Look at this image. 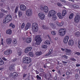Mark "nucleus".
<instances>
[{
    "label": "nucleus",
    "instance_id": "obj_1",
    "mask_svg": "<svg viewBox=\"0 0 80 80\" xmlns=\"http://www.w3.org/2000/svg\"><path fill=\"white\" fill-rule=\"evenodd\" d=\"M32 31L34 32H37L38 31V24L36 23H34L32 24Z\"/></svg>",
    "mask_w": 80,
    "mask_h": 80
},
{
    "label": "nucleus",
    "instance_id": "obj_2",
    "mask_svg": "<svg viewBox=\"0 0 80 80\" xmlns=\"http://www.w3.org/2000/svg\"><path fill=\"white\" fill-rule=\"evenodd\" d=\"M12 16L10 15H8L6 16V17L3 19V22L5 23L9 22L11 20H12Z\"/></svg>",
    "mask_w": 80,
    "mask_h": 80
},
{
    "label": "nucleus",
    "instance_id": "obj_3",
    "mask_svg": "<svg viewBox=\"0 0 80 80\" xmlns=\"http://www.w3.org/2000/svg\"><path fill=\"white\" fill-rule=\"evenodd\" d=\"M23 62L24 63L28 64L32 62V59L31 58L28 57L24 58L23 59Z\"/></svg>",
    "mask_w": 80,
    "mask_h": 80
},
{
    "label": "nucleus",
    "instance_id": "obj_4",
    "mask_svg": "<svg viewBox=\"0 0 80 80\" xmlns=\"http://www.w3.org/2000/svg\"><path fill=\"white\" fill-rule=\"evenodd\" d=\"M66 33V30L65 28L60 29L59 31V34L61 37H63Z\"/></svg>",
    "mask_w": 80,
    "mask_h": 80
},
{
    "label": "nucleus",
    "instance_id": "obj_5",
    "mask_svg": "<svg viewBox=\"0 0 80 80\" xmlns=\"http://www.w3.org/2000/svg\"><path fill=\"white\" fill-rule=\"evenodd\" d=\"M35 40L36 41V44L37 45H40V42H42L41 38L39 36H37L35 38Z\"/></svg>",
    "mask_w": 80,
    "mask_h": 80
},
{
    "label": "nucleus",
    "instance_id": "obj_6",
    "mask_svg": "<svg viewBox=\"0 0 80 80\" xmlns=\"http://www.w3.org/2000/svg\"><path fill=\"white\" fill-rule=\"evenodd\" d=\"M80 15L78 13L76 14V16L74 18V22L76 23H78L79 20H80Z\"/></svg>",
    "mask_w": 80,
    "mask_h": 80
},
{
    "label": "nucleus",
    "instance_id": "obj_7",
    "mask_svg": "<svg viewBox=\"0 0 80 80\" xmlns=\"http://www.w3.org/2000/svg\"><path fill=\"white\" fill-rule=\"evenodd\" d=\"M55 13H56L55 11L54 10L50 11L48 13L49 17H52V16H53Z\"/></svg>",
    "mask_w": 80,
    "mask_h": 80
},
{
    "label": "nucleus",
    "instance_id": "obj_8",
    "mask_svg": "<svg viewBox=\"0 0 80 80\" xmlns=\"http://www.w3.org/2000/svg\"><path fill=\"white\" fill-rule=\"evenodd\" d=\"M26 13L27 15L29 17L31 16L32 15V9H28L26 11Z\"/></svg>",
    "mask_w": 80,
    "mask_h": 80
},
{
    "label": "nucleus",
    "instance_id": "obj_9",
    "mask_svg": "<svg viewBox=\"0 0 80 80\" xmlns=\"http://www.w3.org/2000/svg\"><path fill=\"white\" fill-rule=\"evenodd\" d=\"M38 17L41 20H43L45 18V15L42 13H39L38 14Z\"/></svg>",
    "mask_w": 80,
    "mask_h": 80
},
{
    "label": "nucleus",
    "instance_id": "obj_10",
    "mask_svg": "<svg viewBox=\"0 0 80 80\" xmlns=\"http://www.w3.org/2000/svg\"><path fill=\"white\" fill-rule=\"evenodd\" d=\"M15 64H12L9 67V70L10 71H14L15 70Z\"/></svg>",
    "mask_w": 80,
    "mask_h": 80
},
{
    "label": "nucleus",
    "instance_id": "obj_11",
    "mask_svg": "<svg viewBox=\"0 0 80 80\" xmlns=\"http://www.w3.org/2000/svg\"><path fill=\"white\" fill-rule=\"evenodd\" d=\"M68 39H69V37L68 36H66L64 39L63 42L64 43H67Z\"/></svg>",
    "mask_w": 80,
    "mask_h": 80
},
{
    "label": "nucleus",
    "instance_id": "obj_12",
    "mask_svg": "<svg viewBox=\"0 0 80 80\" xmlns=\"http://www.w3.org/2000/svg\"><path fill=\"white\" fill-rule=\"evenodd\" d=\"M20 8L22 11H25L27 10L26 6L24 5H21L20 6Z\"/></svg>",
    "mask_w": 80,
    "mask_h": 80
},
{
    "label": "nucleus",
    "instance_id": "obj_13",
    "mask_svg": "<svg viewBox=\"0 0 80 80\" xmlns=\"http://www.w3.org/2000/svg\"><path fill=\"white\" fill-rule=\"evenodd\" d=\"M30 26H31V24L29 22H28L27 23L26 26L25 27V30H27L28 29L30 28Z\"/></svg>",
    "mask_w": 80,
    "mask_h": 80
},
{
    "label": "nucleus",
    "instance_id": "obj_14",
    "mask_svg": "<svg viewBox=\"0 0 80 80\" xmlns=\"http://www.w3.org/2000/svg\"><path fill=\"white\" fill-rule=\"evenodd\" d=\"M25 42L28 43H30L32 42V38H27L25 39Z\"/></svg>",
    "mask_w": 80,
    "mask_h": 80
},
{
    "label": "nucleus",
    "instance_id": "obj_15",
    "mask_svg": "<svg viewBox=\"0 0 80 80\" xmlns=\"http://www.w3.org/2000/svg\"><path fill=\"white\" fill-rule=\"evenodd\" d=\"M6 42L7 44L10 45V44L12 43V39L10 38H8L6 39Z\"/></svg>",
    "mask_w": 80,
    "mask_h": 80
},
{
    "label": "nucleus",
    "instance_id": "obj_16",
    "mask_svg": "<svg viewBox=\"0 0 80 80\" xmlns=\"http://www.w3.org/2000/svg\"><path fill=\"white\" fill-rule=\"evenodd\" d=\"M32 49V47H28L25 49V52L26 53H28L29 51H31Z\"/></svg>",
    "mask_w": 80,
    "mask_h": 80
},
{
    "label": "nucleus",
    "instance_id": "obj_17",
    "mask_svg": "<svg viewBox=\"0 0 80 80\" xmlns=\"http://www.w3.org/2000/svg\"><path fill=\"white\" fill-rule=\"evenodd\" d=\"M43 11L46 13L48 12V7H47V6H45L44 7Z\"/></svg>",
    "mask_w": 80,
    "mask_h": 80
},
{
    "label": "nucleus",
    "instance_id": "obj_18",
    "mask_svg": "<svg viewBox=\"0 0 80 80\" xmlns=\"http://www.w3.org/2000/svg\"><path fill=\"white\" fill-rule=\"evenodd\" d=\"M65 52H66V53L67 55H70L71 53V50L69 49H67Z\"/></svg>",
    "mask_w": 80,
    "mask_h": 80
},
{
    "label": "nucleus",
    "instance_id": "obj_19",
    "mask_svg": "<svg viewBox=\"0 0 80 80\" xmlns=\"http://www.w3.org/2000/svg\"><path fill=\"white\" fill-rule=\"evenodd\" d=\"M35 54L37 56H38V57H39V56H40L42 55V52L41 51H38L36 52Z\"/></svg>",
    "mask_w": 80,
    "mask_h": 80
},
{
    "label": "nucleus",
    "instance_id": "obj_20",
    "mask_svg": "<svg viewBox=\"0 0 80 80\" xmlns=\"http://www.w3.org/2000/svg\"><path fill=\"white\" fill-rule=\"evenodd\" d=\"M12 75L13 76V78H15L17 77L18 76V74L15 72H14L12 73Z\"/></svg>",
    "mask_w": 80,
    "mask_h": 80
},
{
    "label": "nucleus",
    "instance_id": "obj_21",
    "mask_svg": "<svg viewBox=\"0 0 80 80\" xmlns=\"http://www.w3.org/2000/svg\"><path fill=\"white\" fill-rule=\"evenodd\" d=\"M6 32L7 34H9V35H11V34H12V30L10 29L7 30H6Z\"/></svg>",
    "mask_w": 80,
    "mask_h": 80
},
{
    "label": "nucleus",
    "instance_id": "obj_22",
    "mask_svg": "<svg viewBox=\"0 0 80 80\" xmlns=\"http://www.w3.org/2000/svg\"><path fill=\"white\" fill-rule=\"evenodd\" d=\"M68 43L69 45H73V41L72 40H70Z\"/></svg>",
    "mask_w": 80,
    "mask_h": 80
},
{
    "label": "nucleus",
    "instance_id": "obj_23",
    "mask_svg": "<svg viewBox=\"0 0 80 80\" xmlns=\"http://www.w3.org/2000/svg\"><path fill=\"white\" fill-rule=\"evenodd\" d=\"M53 53V51H52V49H50L49 50V53L45 55V56L46 57H47V56H48V55H50L51 54H52Z\"/></svg>",
    "mask_w": 80,
    "mask_h": 80
},
{
    "label": "nucleus",
    "instance_id": "obj_24",
    "mask_svg": "<svg viewBox=\"0 0 80 80\" xmlns=\"http://www.w3.org/2000/svg\"><path fill=\"white\" fill-rule=\"evenodd\" d=\"M18 14L19 17H22V14H23V13H22V11H19L18 12Z\"/></svg>",
    "mask_w": 80,
    "mask_h": 80
},
{
    "label": "nucleus",
    "instance_id": "obj_25",
    "mask_svg": "<svg viewBox=\"0 0 80 80\" xmlns=\"http://www.w3.org/2000/svg\"><path fill=\"white\" fill-rule=\"evenodd\" d=\"M66 14H67V11L66 10H63L62 13V16L64 17Z\"/></svg>",
    "mask_w": 80,
    "mask_h": 80
},
{
    "label": "nucleus",
    "instance_id": "obj_26",
    "mask_svg": "<svg viewBox=\"0 0 80 80\" xmlns=\"http://www.w3.org/2000/svg\"><path fill=\"white\" fill-rule=\"evenodd\" d=\"M9 26L10 27H11L12 28H15V25L14 24L12 23H10L9 24Z\"/></svg>",
    "mask_w": 80,
    "mask_h": 80
},
{
    "label": "nucleus",
    "instance_id": "obj_27",
    "mask_svg": "<svg viewBox=\"0 0 80 80\" xmlns=\"http://www.w3.org/2000/svg\"><path fill=\"white\" fill-rule=\"evenodd\" d=\"M75 35L76 37H80V32H78L75 33Z\"/></svg>",
    "mask_w": 80,
    "mask_h": 80
},
{
    "label": "nucleus",
    "instance_id": "obj_28",
    "mask_svg": "<svg viewBox=\"0 0 80 80\" xmlns=\"http://www.w3.org/2000/svg\"><path fill=\"white\" fill-rule=\"evenodd\" d=\"M44 43L46 45H50V41L47 40Z\"/></svg>",
    "mask_w": 80,
    "mask_h": 80
},
{
    "label": "nucleus",
    "instance_id": "obj_29",
    "mask_svg": "<svg viewBox=\"0 0 80 80\" xmlns=\"http://www.w3.org/2000/svg\"><path fill=\"white\" fill-rule=\"evenodd\" d=\"M18 54L19 56H21L22 55V52L20 50H18Z\"/></svg>",
    "mask_w": 80,
    "mask_h": 80
},
{
    "label": "nucleus",
    "instance_id": "obj_30",
    "mask_svg": "<svg viewBox=\"0 0 80 80\" xmlns=\"http://www.w3.org/2000/svg\"><path fill=\"white\" fill-rule=\"evenodd\" d=\"M50 25L51 26L52 28H53V29H55V28H56V27L54 25V24L52 23H51L50 24Z\"/></svg>",
    "mask_w": 80,
    "mask_h": 80
},
{
    "label": "nucleus",
    "instance_id": "obj_31",
    "mask_svg": "<svg viewBox=\"0 0 80 80\" xmlns=\"http://www.w3.org/2000/svg\"><path fill=\"white\" fill-rule=\"evenodd\" d=\"M57 15L59 18H63V17L61 15V13H58Z\"/></svg>",
    "mask_w": 80,
    "mask_h": 80
},
{
    "label": "nucleus",
    "instance_id": "obj_32",
    "mask_svg": "<svg viewBox=\"0 0 80 80\" xmlns=\"http://www.w3.org/2000/svg\"><path fill=\"white\" fill-rule=\"evenodd\" d=\"M3 63H4V61L2 59L0 58V65H3Z\"/></svg>",
    "mask_w": 80,
    "mask_h": 80
},
{
    "label": "nucleus",
    "instance_id": "obj_33",
    "mask_svg": "<svg viewBox=\"0 0 80 80\" xmlns=\"http://www.w3.org/2000/svg\"><path fill=\"white\" fill-rule=\"evenodd\" d=\"M58 25L60 27H61V26H62L63 25V22H61V23L58 22L57 23Z\"/></svg>",
    "mask_w": 80,
    "mask_h": 80
},
{
    "label": "nucleus",
    "instance_id": "obj_34",
    "mask_svg": "<svg viewBox=\"0 0 80 80\" xmlns=\"http://www.w3.org/2000/svg\"><path fill=\"white\" fill-rule=\"evenodd\" d=\"M13 44L15 45V44L17 43V39H14L13 41Z\"/></svg>",
    "mask_w": 80,
    "mask_h": 80
},
{
    "label": "nucleus",
    "instance_id": "obj_35",
    "mask_svg": "<svg viewBox=\"0 0 80 80\" xmlns=\"http://www.w3.org/2000/svg\"><path fill=\"white\" fill-rule=\"evenodd\" d=\"M28 55L30 57H33V53L32 52H30L29 53Z\"/></svg>",
    "mask_w": 80,
    "mask_h": 80
},
{
    "label": "nucleus",
    "instance_id": "obj_36",
    "mask_svg": "<svg viewBox=\"0 0 80 80\" xmlns=\"http://www.w3.org/2000/svg\"><path fill=\"white\" fill-rule=\"evenodd\" d=\"M36 78L37 80H42V79L41 78V77H40L38 75H37L36 76Z\"/></svg>",
    "mask_w": 80,
    "mask_h": 80
},
{
    "label": "nucleus",
    "instance_id": "obj_37",
    "mask_svg": "<svg viewBox=\"0 0 80 80\" xmlns=\"http://www.w3.org/2000/svg\"><path fill=\"white\" fill-rule=\"evenodd\" d=\"M73 14L72 13L71 14L69 17V19H72V18H73Z\"/></svg>",
    "mask_w": 80,
    "mask_h": 80
},
{
    "label": "nucleus",
    "instance_id": "obj_38",
    "mask_svg": "<svg viewBox=\"0 0 80 80\" xmlns=\"http://www.w3.org/2000/svg\"><path fill=\"white\" fill-rule=\"evenodd\" d=\"M25 23L24 22L22 23L21 26V28H23L25 27Z\"/></svg>",
    "mask_w": 80,
    "mask_h": 80
},
{
    "label": "nucleus",
    "instance_id": "obj_39",
    "mask_svg": "<svg viewBox=\"0 0 80 80\" xmlns=\"http://www.w3.org/2000/svg\"><path fill=\"white\" fill-rule=\"evenodd\" d=\"M42 48H47V46L45 45H42Z\"/></svg>",
    "mask_w": 80,
    "mask_h": 80
},
{
    "label": "nucleus",
    "instance_id": "obj_40",
    "mask_svg": "<svg viewBox=\"0 0 80 80\" xmlns=\"http://www.w3.org/2000/svg\"><path fill=\"white\" fill-rule=\"evenodd\" d=\"M4 15V14L1 12L0 13V18H2Z\"/></svg>",
    "mask_w": 80,
    "mask_h": 80
},
{
    "label": "nucleus",
    "instance_id": "obj_41",
    "mask_svg": "<svg viewBox=\"0 0 80 80\" xmlns=\"http://www.w3.org/2000/svg\"><path fill=\"white\" fill-rule=\"evenodd\" d=\"M7 51H8V52L9 55H10V54H11L12 52V50H10L9 49Z\"/></svg>",
    "mask_w": 80,
    "mask_h": 80
},
{
    "label": "nucleus",
    "instance_id": "obj_42",
    "mask_svg": "<svg viewBox=\"0 0 80 80\" xmlns=\"http://www.w3.org/2000/svg\"><path fill=\"white\" fill-rule=\"evenodd\" d=\"M71 73V72H70V71H69L67 72L66 73V75H70V74Z\"/></svg>",
    "mask_w": 80,
    "mask_h": 80
},
{
    "label": "nucleus",
    "instance_id": "obj_43",
    "mask_svg": "<svg viewBox=\"0 0 80 80\" xmlns=\"http://www.w3.org/2000/svg\"><path fill=\"white\" fill-rule=\"evenodd\" d=\"M18 7H16V8L15 10V12L16 13H17V12H18Z\"/></svg>",
    "mask_w": 80,
    "mask_h": 80
},
{
    "label": "nucleus",
    "instance_id": "obj_44",
    "mask_svg": "<svg viewBox=\"0 0 80 80\" xmlns=\"http://www.w3.org/2000/svg\"><path fill=\"white\" fill-rule=\"evenodd\" d=\"M40 9L42 11H44V7L43 6H41L40 7Z\"/></svg>",
    "mask_w": 80,
    "mask_h": 80
},
{
    "label": "nucleus",
    "instance_id": "obj_45",
    "mask_svg": "<svg viewBox=\"0 0 80 80\" xmlns=\"http://www.w3.org/2000/svg\"><path fill=\"white\" fill-rule=\"evenodd\" d=\"M4 54L6 55H9L7 50L4 52Z\"/></svg>",
    "mask_w": 80,
    "mask_h": 80
},
{
    "label": "nucleus",
    "instance_id": "obj_46",
    "mask_svg": "<svg viewBox=\"0 0 80 80\" xmlns=\"http://www.w3.org/2000/svg\"><path fill=\"white\" fill-rule=\"evenodd\" d=\"M17 60V58H14L12 60V62H16Z\"/></svg>",
    "mask_w": 80,
    "mask_h": 80
},
{
    "label": "nucleus",
    "instance_id": "obj_47",
    "mask_svg": "<svg viewBox=\"0 0 80 80\" xmlns=\"http://www.w3.org/2000/svg\"><path fill=\"white\" fill-rule=\"evenodd\" d=\"M43 28L44 29L47 30L48 29V28H47V26H43Z\"/></svg>",
    "mask_w": 80,
    "mask_h": 80
},
{
    "label": "nucleus",
    "instance_id": "obj_48",
    "mask_svg": "<svg viewBox=\"0 0 80 80\" xmlns=\"http://www.w3.org/2000/svg\"><path fill=\"white\" fill-rule=\"evenodd\" d=\"M78 46L79 48H80V40L78 41Z\"/></svg>",
    "mask_w": 80,
    "mask_h": 80
},
{
    "label": "nucleus",
    "instance_id": "obj_49",
    "mask_svg": "<svg viewBox=\"0 0 80 80\" xmlns=\"http://www.w3.org/2000/svg\"><path fill=\"white\" fill-rule=\"evenodd\" d=\"M75 78H78V75L77 74H76L75 75Z\"/></svg>",
    "mask_w": 80,
    "mask_h": 80
},
{
    "label": "nucleus",
    "instance_id": "obj_50",
    "mask_svg": "<svg viewBox=\"0 0 80 80\" xmlns=\"http://www.w3.org/2000/svg\"><path fill=\"white\" fill-rule=\"evenodd\" d=\"M51 34L52 35H56V33H55V31H52L51 32Z\"/></svg>",
    "mask_w": 80,
    "mask_h": 80
},
{
    "label": "nucleus",
    "instance_id": "obj_51",
    "mask_svg": "<svg viewBox=\"0 0 80 80\" xmlns=\"http://www.w3.org/2000/svg\"><path fill=\"white\" fill-rule=\"evenodd\" d=\"M63 57L64 58H65V59H67V58H68V56H66L65 55H64L63 56Z\"/></svg>",
    "mask_w": 80,
    "mask_h": 80
},
{
    "label": "nucleus",
    "instance_id": "obj_52",
    "mask_svg": "<svg viewBox=\"0 0 80 80\" xmlns=\"http://www.w3.org/2000/svg\"><path fill=\"white\" fill-rule=\"evenodd\" d=\"M49 78H48V79L50 80V78H52V75H51V74H50V73H49Z\"/></svg>",
    "mask_w": 80,
    "mask_h": 80
},
{
    "label": "nucleus",
    "instance_id": "obj_53",
    "mask_svg": "<svg viewBox=\"0 0 80 80\" xmlns=\"http://www.w3.org/2000/svg\"><path fill=\"white\" fill-rule=\"evenodd\" d=\"M57 5H58V6H62V4H61L59 2H58L57 4Z\"/></svg>",
    "mask_w": 80,
    "mask_h": 80
},
{
    "label": "nucleus",
    "instance_id": "obj_54",
    "mask_svg": "<svg viewBox=\"0 0 80 80\" xmlns=\"http://www.w3.org/2000/svg\"><path fill=\"white\" fill-rule=\"evenodd\" d=\"M52 18H55L56 19L57 18V17H56V16L53 15V16L52 17Z\"/></svg>",
    "mask_w": 80,
    "mask_h": 80
},
{
    "label": "nucleus",
    "instance_id": "obj_55",
    "mask_svg": "<svg viewBox=\"0 0 80 80\" xmlns=\"http://www.w3.org/2000/svg\"><path fill=\"white\" fill-rule=\"evenodd\" d=\"M40 72H43V69L42 68H40Z\"/></svg>",
    "mask_w": 80,
    "mask_h": 80
},
{
    "label": "nucleus",
    "instance_id": "obj_56",
    "mask_svg": "<svg viewBox=\"0 0 80 80\" xmlns=\"http://www.w3.org/2000/svg\"><path fill=\"white\" fill-rule=\"evenodd\" d=\"M75 54L78 55H80V52H76L75 53Z\"/></svg>",
    "mask_w": 80,
    "mask_h": 80
},
{
    "label": "nucleus",
    "instance_id": "obj_57",
    "mask_svg": "<svg viewBox=\"0 0 80 80\" xmlns=\"http://www.w3.org/2000/svg\"><path fill=\"white\" fill-rule=\"evenodd\" d=\"M62 63H65V64H67V62H65V61H62Z\"/></svg>",
    "mask_w": 80,
    "mask_h": 80
},
{
    "label": "nucleus",
    "instance_id": "obj_58",
    "mask_svg": "<svg viewBox=\"0 0 80 80\" xmlns=\"http://www.w3.org/2000/svg\"><path fill=\"white\" fill-rule=\"evenodd\" d=\"M76 67H80V64L77 63L76 64Z\"/></svg>",
    "mask_w": 80,
    "mask_h": 80
},
{
    "label": "nucleus",
    "instance_id": "obj_59",
    "mask_svg": "<svg viewBox=\"0 0 80 80\" xmlns=\"http://www.w3.org/2000/svg\"><path fill=\"white\" fill-rule=\"evenodd\" d=\"M61 2H63L64 3L66 2V1L64 0H60Z\"/></svg>",
    "mask_w": 80,
    "mask_h": 80
},
{
    "label": "nucleus",
    "instance_id": "obj_60",
    "mask_svg": "<svg viewBox=\"0 0 80 80\" xmlns=\"http://www.w3.org/2000/svg\"><path fill=\"white\" fill-rule=\"evenodd\" d=\"M71 60H72V61H77V60L75 59V58L72 59Z\"/></svg>",
    "mask_w": 80,
    "mask_h": 80
},
{
    "label": "nucleus",
    "instance_id": "obj_61",
    "mask_svg": "<svg viewBox=\"0 0 80 80\" xmlns=\"http://www.w3.org/2000/svg\"><path fill=\"white\" fill-rule=\"evenodd\" d=\"M54 80H57V76H55L54 77Z\"/></svg>",
    "mask_w": 80,
    "mask_h": 80
},
{
    "label": "nucleus",
    "instance_id": "obj_62",
    "mask_svg": "<svg viewBox=\"0 0 80 80\" xmlns=\"http://www.w3.org/2000/svg\"><path fill=\"white\" fill-rule=\"evenodd\" d=\"M23 69H27V67L26 66H24L23 67Z\"/></svg>",
    "mask_w": 80,
    "mask_h": 80
},
{
    "label": "nucleus",
    "instance_id": "obj_63",
    "mask_svg": "<svg viewBox=\"0 0 80 80\" xmlns=\"http://www.w3.org/2000/svg\"><path fill=\"white\" fill-rule=\"evenodd\" d=\"M79 70V69H76L75 71L77 72H78Z\"/></svg>",
    "mask_w": 80,
    "mask_h": 80
},
{
    "label": "nucleus",
    "instance_id": "obj_64",
    "mask_svg": "<svg viewBox=\"0 0 80 80\" xmlns=\"http://www.w3.org/2000/svg\"><path fill=\"white\" fill-rule=\"evenodd\" d=\"M2 59L3 60H4V61H6V60H7V59H6V58H3Z\"/></svg>",
    "mask_w": 80,
    "mask_h": 80
}]
</instances>
